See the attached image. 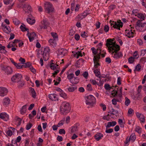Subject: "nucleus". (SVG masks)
Returning a JSON list of instances; mask_svg holds the SVG:
<instances>
[{
	"mask_svg": "<svg viewBox=\"0 0 146 146\" xmlns=\"http://www.w3.org/2000/svg\"><path fill=\"white\" fill-rule=\"evenodd\" d=\"M70 110V104L67 102H63L60 107V112L61 114L64 115H67Z\"/></svg>",
	"mask_w": 146,
	"mask_h": 146,
	"instance_id": "nucleus-1",
	"label": "nucleus"
},
{
	"mask_svg": "<svg viewBox=\"0 0 146 146\" xmlns=\"http://www.w3.org/2000/svg\"><path fill=\"white\" fill-rule=\"evenodd\" d=\"M106 42V46L108 47V49L110 52H111V51H113V50H115L114 49V48H115L118 47H120L119 45H112L113 42H112V39L111 38L107 39Z\"/></svg>",
	"mask_w": 146,
	"mask_h": 146,
	"instance_id": "nucleus-2",
	"label": "nucleus"
},
{
	"mask_svg": "<svg viewBox=\"0 0 146 146\" xmlns=\"http://www.w3.org/2000/svg\"><path fill=\"white\" fill-rule=\"evenodd\" d=\"M86 102L87 105L92 107L96 104V98L92 95H90L86 96Z\"/></svg>",
	"mask_w": 146,
	"mask_h": 146,
	"instance_id": "nucleus-3",
	"label": "nucleus"
},
{
	"mask_svg": "<svg viewBox=\"0 0 146 146\" xmlns=\"http://www.w3.org/2000/svg\"><path fill=\"white\" fill-rule=\"evenodd\" d=\"M115 50L111 51V54L113 58L116 59H118L123 56V55L121 52H118V51L120 50V47H116L114 48Z\"/></svg>",
	"mask_w": 146,
	"mask_h": 146,
	"instance_id": "nucleus-4",
	"label": "nucleus"
},
{
	"mask_svg": "<svg viewBox=\"0 0 146 146\" xmlns=\"http://www.w3.org/2000/svg\"><path fill=\"white\" fill-rule=\"evenodd\" d=\"M44 5L45 10L47 11V12L49 14L50 12H54V9L51 3L46 2L44 3Z\"/></svg>",
	"mask_w": 146,
	"mask_h": 146,
	"instance_id": "nucleus-5",
	"label": "nucleus"
},
{
	"mask_svg": "<svg viewBox=\"0 0 146 146\" xmlns=\"http://www.w3.org/2000/svg\"><path fill=\"white\" fill-rule=\"evenodd\" d=\"M118 88H117V90L113 89L111 92V94L112 97L115 98L117 96H118L120 98H121L122 97V88L121 87L119 90V93L118 94Z\"/></svg>",
	"mask_w": 146,
	"mask_h": 146,
	"instance_id": "nucleus-6",
	"label": "nucleus"
},
{
	"mask_svg": "<svg viewBox=\"0 0 146 146\" xmlns=\"http://www.w3.org/2000/svg\"><path fill=\"white\" fill-rule=\"evenodd\" d=\"M0 66L2 70L8 75L11 74L13 72V70L9 66H5L1 64Z\"/></svg>",
	"mask_w": 146,
	"mask_h": 146,
	"instance_id": "nucleus-7",
	"label": "nucleus"
},
{
	"mask_svg": "<svg viewBox=\"0 0 146 146\" xmlns=\"http://www.w3.org/2000/svg\"><path fill=\"white\" fill-rule=\"evenodd\" d=\"M22 76L21 74L18 73L14 75L11 78L12 81L14 82H18L21 81Z\"/></svg>",
	"mask_w": 146,
	"mask_h": 146,
	"instance_id": "nucleus-8",
	"label": "nucleus"
},
{
	"mask_svg": "<svg viewBox=\"0 0 146 146\" xmlns=\"http://www.w3.org/2000/svg\"><path fill=\"white\" fill-rule=\"evenodd\" d=\"M27 21L28 23L31 25H33L35 22L34 17L31 14L28 15V18L27 19Z\"/></svg>",
	"mask_w": 146,
	"mask_h": 146,
	"instance_id": "nucleus-9",
	"label": "nucleus"
},
{
	"mask_svg": "<svg viewBox=\"0 0 146 146\" xmlns=\"http://www.w3.org/2000/svg\"><path fill=\"white\" fill-rule=\"evenodd\" d=\"M8 92V90L3 87H0V96H3L7 94Z\"/></svg>",
	"mask_w": 146,
	"mask_h": 146,
	"instance_id": "nucleus-10",
	"label": "nucleus"
},
{
	"mask_svg": "<svg viewBox=\"0 0 146 146\" xmlns=\"http://www.w3.org/2000/svg\"><path fill=\"white\" fill-rule=\"evenodd\" d=\"M74 74L73 73H72L68 74L67 76V78L68 79L70 80V83L72 84H76L79 83V81H76V82H74L73 80H72V79L74 77Z\"/></svg>",
	"mask_w": 146,
	"mask_h": 146,
	"instance_id": "nucleus-11",
	"label": "nucleus"
},
{
	"mask_svg": "<svg viewBox=\"0 0 146 146\" xmlns=\"http://www.w3.org/2000/svg\"><path fill=\"white\" fill-rule=\"evenodd\" d=\"M1 27L3 28V31L7 34H9L11 32V29L9 27H8L9 28L7 27L6 25H4L3 23H2L1 25Z\"/></svg>",
	"mask_w": 146,
	"mask_h": 146,
	"instance_id": "nucleus-12",
	"label": "nucleus"
},
{
	"mask_svg": "<svg viewBox=\"0 0 146 146\" xmlns=\"http://www.w3.org/2000/svg\"><path fill=\"white\" fill-rule=\"evenodd\" d=\"M28 36L30 42H31L33 41L36 36V34L35 32H32L27 35Z\"/></svg>",
	"mask_w": 146,
	"mask_h": 146,
	"instance_id": "nucleus-13",
	"label": "nucleus"
},
{
	"mask_svg": "<svg viewBox=\"0 0 146 146\" xmlns=\"http://www.w3.org/2000/svg\"><path fill=\"white\" fill-rule=\"evenodd\" d=\"M0 118L5 121H7L9 119V116L5 113H0Z\"/></svg>",
	"mask_w": 146,
	"mask_h": 146,
	"instance_id": "nucleus-14",
	"label": "nucleus"
},
{
	"mask_svg": "<svg viewBox=\"0 0 146 146\" xmlns=\"http://www.w3.org/2000/svg\"><path fill=\"white\" fill-rule=\"evenodd\" d=\"M103 137V135L101 133H98L94 135V137L96 139L97 141L101 139Z\"/></svg>",
	"mask_w": 146,
	"mask_h": 146,
	"instance_id": "nucleus-15",
	"label": "nucleus"
},
{
	"mask_svg": "<svg viewBox=\"0 0 146 146\" xmlns=\"http://www.w3.org/2000/svg\"><path fill=\"white\" fill-rule=\"evenodd\" d=\"M56 94H51L49 95L48 98L52 101L58 100V98L56 97Z\"/></svg>",
	"mask_w": 146,
	"mask_h": 146,
	"instance_id": "nucleus-16",
	"label": "nucleus"
},
{
	"mask_svg": "<svg viewBox=\"0 0 146 146\" xmlns=\"http://www.w3.org/2000/svg\"><path fill=\"white\" fill-rule=\"evenodd\" d=\"M29 91L31 94L33 98H35L36 97V93L33 88L32 87H30L29 88Z\"/></svg>",
	"mask_w": 146,
	"mask_h": 146,
	"instance_id": "nucleus-17",
	"label": "nucleus"
},
{
	"mask_svg": "<svg viewBox=\"0 0 146 146\" xmlns=\"http://www.w3.org/2000/svg\"><path fill=\"white\" fill-rule=\"evenodd\" d=\"M117 124L115 121L109 122L108 123V124L106 126V129H107L110 127H113L115 126Z\"/></svg>",
	"mask_w": 146,
	"mask_h": 146,
	"instance_id": "nucleus-18",
	"label": "nucleus"
},
{
	"mask_svg": "<svg viewBox=\"0 0 146 146\" xmlns=\"http://www.w3.org/2000/svg\"><path fill=\"white\" fill-rule=\"evenodd\" d=\"M142 21V20L138 19L136 23V25L138 26L139 27H142L143 28L144 26H145V24H146V23H141V21Z\"/></svg>",
	"mask_w": 146,
	"mask_h": 146,
	"instance_id": "nucleus-19",
	"label": "nucleus"
},
{
	"mask_svg": "<svg viewBox=\"0 0 146 146\" xmlns=\"http://www.w3.org/2000/svg\"><path fill=\"white\" fill-rule=\"evenodd\" d=\"M23 24L24 25V26L21 25L20 27V29L23 32L27 31V35H28L29 34V29L25 27V25Z\"/></svg>",
	"mask_w": 146,
	"mask_h": 146,
	"instance_id": "nucleus-20",
	"label": "nucleus"
},
{
	"mask_svg": "<svg viewBox=\"0 0 146 146\" xmlns=\"http://www.w3.org/2000/svg\"><path fill=\"white\" fill-rule=\"evenodd\" d=\"M43 26H40L41 29H45L47 28V26L48 25V22L45 20H43Z\"/></svg>",
	"mask_w": 146,
	"mask_h": 146,
	"instance_id": "nucleus-21",
	"label": "nucleus"
},
{
	"mask_svg": "<svg viewBox=\"0 0 146 146\" xmlns=\"http://www.w3.org/2000/svg\"><path fill=\"white\" fill-rule=\"evenodd\" d=\"M112 22L114 23L112 27L113 28L119 30H120V28H121V27H120L117 22L113 21Z\"/></svg>",
	"mask_w": 146,
	"mask_h": 146,
	"instance_id": "nucleus-22",
	"label": "nucleus"
},
{
	"mask_svg": "<svg viewBox=\"0 0 146 146\" xmlns=\"http://www.w3.org/2000/svg\"><path fill=\"white\" fill-rule=\"evenodd\" d=\"M137 16L139 18L141 19V20H144L145 19V16L143 14L141 13H138Z\"/></svg>",
	"mask_w": 146,
	"mask_h": 146,
	"instance_id": "nucleus-23",
	"label": "nucleus"
},
{
	"mask_svg": "<svg viewBox=\"0 0 146 146\" xmlns=\"http://www.w3.org/2000/svg\"><path fill=\"white\" fill-rule=\"evenodd\" d=\"M3 104L4 106H7L10 103V100L8 98H4L3 99Z\"/></svg>",
	"mask_w": 146,
	"mask_h": 146,
	"instance_id": "nucleus-24",
	"label": "nucleus"
},
{
	"mask_svg": "<svg viewBox=\"0 0 146 146\" xmlns=\"http://www.w3.org/2000/svg\"><path fill=\"white\" fill-rule=\"evenodd\" d=\"M27 106V105H25L22 107L21 109L20 110V113L21 114L23 115L24 113H26Z\"/></svg>",
	"mask_w": 146,
	"mask_h": 146,
	"instance_id": "nucleus-25",
	"label": "nucleus"
},
{
	"mask_svg": "<svg viewBox=\"0 0 146 146\" xmlns=\"http://www.w3.org/2000/svg\"><path fill=\"white\" fill-rule=\"evenodd\" d=\"M78 131V127L76 124H75L74 126L71 127V132L72 133H74Z\"/></svg>",
	"mask_w": 146,
	"mask_h": 146,
	"instance_id": "nucleus-26",
	"label": "nucleus"
},
{
	"mask_svg": "<svg viewBox=\"0 0 146 146\" xmlns=\"http://www.w3.org/2000/svg\"><path fill=\"white\" fill-rule=\"evenodd\" d=\"M100 59V57L99 55H97L96 56H94L93 59L94 63H95L96 62H99V60Z\"/></svg>",
	"mask_w": 146,
	"mask_h": 146,
	"instance_id": "nucleus-27",
	"label": "nucleus"
},
{
	"mask_svg": "<svg viewBox=\"0 0 146 146\" xmlns=\"http://www.w3.org/2000/svg\"><path fill=\"white\" fill-rule=\"evenodd\" d=\"M141 68V66L140 64H138L135 67V68L134 70V72H135L136 71L138 72L139 71Z\"/></svg>",
	"mask_w": 146,
	"mask_h": 146,
	"instance_id": "nucleus-28",
	"label": "nucleus"
},
{
	"mask_svg": "<svg viewBox=\"0 0 146 146\" xmlns=\"http://www.w3.org/2000/svg\"><path fill=\"white\" fill-rule=\"evenodd\" d=\"M50 68L51 69L53 70H54L56 68L59 69L58 67H56L54 65V64L53 62H51L50 64Z\"/></svg>",
	"mask_w": 146,
	"mask_h": 146,
	"instance_id": "nucleus-29",
	"label": "nucleus"
},
{
	"mask_svg": "<svg viewBox=\"0 0 146 146\" xmlns=\"http://www.w3.org/2000/svg\"><path fill=\"white\" fill-rule=\"evenodd\" d=\"M24 65H23V67H24L25 68H27L28 67H31V63L30 62H27L26 63L23 64Z\"/></svg>",
	"mask_w": 146,
	"mask_h": 146,
	"instance_id": "nucleus-30",
	"label": "nucleus"
},
{
	"mask_svg": "<svg viewBox=\"0 0 146 146\" xmlns=\"http://www.w3.org/2000/svg\"><path fill=\"white\" fill-rule=\"evenodd\" d=\"M15 66L16 67V68L17 69H20L22 68L23 66V65L21 64V63H16V64Z\"/></svg>",
	"mask_w": 146,
	"mask_h": 146,
	"instance_id": "nucleus-31",
	"label": "nucleus"
},
{
	"mask_svg": "<svg viewBox=\"0 0 146 146\" xmlns=\"http://www.w3.org/2000/svg\"><path fill=\"white\" fill-rule=\"evenodd\" d=\"M49 51L50 50L48 47L45 48H44L43 53H42V54L46 55L49 52Z\"/></svg>",
	"mask_w": 146,
	"mask_h": 146,
	"instance_id": "nucleus-32",
	"label": "nucleus"
},
{
	"mask_svg": "<svg viewBox=\"0 0 146 146\" xmlns=\"http://www.w3.org/2000/svg\"><path fill=\"white\" fill-rule=\"evenodd\" d=\"M118 122L119 124L120 125V127H124V126L125 123H123V121L121 119H118Z\"/></svg>",
	"mask_w": 146,
	"mask_h": 146,
	"instance_id": "nucleus-33",
	"label": "nucleus"
},
{
	"mask_svg": "<svg viewBox=\"0 0 146 146\" xmlns=\"http://www.w3.org/2000/svg\"><path fill=\"white\" fill-rule=\"evenodd\" d=\"M15 119L16 120L18 121V123L17 126H19L21 124V121H22V119L21 118L18 117L17 116H16L15 117Z\"/></svg>",
	"mask_w": 146,
	"mask_h": 146,
	"instance_id": "nucleus-34",
	"label": "nucleus"
},
{
	"mask_svg": "<svg viewBox=\"0 0 146 146\" xmlns=\"http://www.w3.org/2000/svg\"><path fill=\"white\" fill-rule=\"evenodd\" d=\"M139 119L141 122L144 123L145 122V117L143 114H141Z\"/></svg>",
	"mask_w": 146,
	"mask_h": 146,
	"instance_id": "nucleus-35",
	"label": "nucleus"
},
{
	"mask_svg": "<svg viewBox=\"0 0 146 146\" xmlns=\"http://www.w3.org/2000/svg\"><path fill=\"white\" fill-rule=\"evenodd\" d=\"M48 42L50 44V45L51 46H53V44H56V42L54 40V39H50L48 40Z\"/></svg>",
	"mask_w": 146,
	"mask_h": 146,
	"instance_id": "nucleus-36",
	"label": "nucleus"
},
{
	"mask_svg": "<svg viewBox=\"0 0 146 146\" xmlns=\"http://www.w3.org/2000/svg\"><path fill=\"white\" fill-rule=\"evenodd\" d=\"M131 140L134 141L136 139V137L135 133H133L129 137Z\"/></svg>",
	"mask_w": 146,
	"mask_h": 146,
	"instance_id": "nucleus-37",
	"label": "nucleus"
},
{
	"mask_svg": "<svg viewBox=\"0 0 146 146\" xmlns=\"http://www.w3.org/2000/svg\"><path fill=\"white\" fill-rule=\"evenodd\" d=\"M65 118H64L62 120L60 121L59 123H58V127H60V126H62L64 123L65 122Z\"/></svg>",
	"mask_w": 146,
	"mask_h": 146,
	"instance_id": "nucleus-38",
	"label": "nucleus"
},
{
	"mask_svg": "<svg viewBox=\"0 0 146 146\" xmlns=\"http://www.w3.org/2000/svg\"><path fill=\"white\" fill-rule=\"evenodd\" d=\"M65 50L64 49H60L58 50V55H62L63 56H64V51Z\"/></svg>",
	"mask_w": 146,
	"mask_h": 146,
	"instance_id": "nucleus-39",
	"label": "nucleus"
},
{
	"mask_svg": "<svg viewBox=\"0 0 146 146\" xmlns=\"http://www.w3.org/2000/svg\"><path fill=\"white\" fill-rule=\"evenodd\" d=\"M142 129L139 126H137L135 129V131L139 133L140 134L141 132Z\"/></svg>",
	"mask_w": 146,
	"mask_h": 146,
	"instance_id": "nucleus-40",
	"label": "nucleus"
},
{
	"mask_svg": "<svg viewBox=\"0 0 146 146\" xmlns=\"http://www.w3.org/2000/svg\"><path fill=\"white\" fill-rule=\"evenodd\" d=\"M13 23L16 25H18L20 23V22L16 18L13 19Z\"/></svg>",
	"mask_w": 146,
	"mask_h": 146,
	"instance_id": "nucleus-41",
	"label": "nucleus"
},
{
	"mask_svg": "<svg viewBox=\"0 0 146 146\" xmlns=\"http://www.w3.org/2000/svg\"><path fill=\"white\" fill-rule=\"evenodd\" d=\"M94 72L95 76H98V75H100L101 74L100 72L97 69L94 70Z\"/></svg>",
	"mask_w": 146,
	"mask_h": 146,
	"instance_id": "nucleus-42",
	"label": "nucleus"
},
{
	"mask_svg": "<svg viewBox=\"0 0 146 146\" xmlns=\"http://www.w3.org/2000/svg\"><path fill=\"white\" fill-rule=\"evenodd\" d=\"M71 63H70L69 64H67L66 66H65V67L62 70L61 72L60 73V76L65 71L66 68L69 66L70 64H71Z\"/></svg>",
	"mask_w": 146,
	"mask_h": 146,
	"instance_id": "nucleus-43",
	"label": "nucleus"
},
{
	"mask_svg": "<svg viewBox=\"0 0 146 146\" xmlns=\"http://www.w3.org/2000/svg\"><path fill=\"white\" fill-rule=\"evenodd\" d=\"M60 96L64 98H66V94L63 91L60 94Z\"/></svg>",
	"mask_w": 146,
	"mask_h": 146,
	"instance_id": "nucleus-44",
	"label": "nucleus"
},
{
	"mask_svg": "<svg viewBox=\"0 0 146 146\" xmlns=\"http://www.w3.org/2000/svg\"><path fill=\"white\" fill-rule=\"evenodd\" d=\"M134 58L132 56H130L128 58V62L130 64L132 63L134 61Z\"/></svg>",
	"mask_w": 146,
	"mask_h": 146,
	"instance_id": "nucleus-45",
	"label": "nucleus"
},
{
	"mask_svg": "<svg viewBox=\"0 0 146 146\" xmlns=\"http://www.w3.org/2000/svg\"><path fill=\"white\" fill-rule=\"evenodd\" d=\"M116 7V6L115 5H112L109 7V11H112L115 9Z\"/></svg>",
	"mask_w": 146,
	"mask_h": 146,
	"instance_id": "nucleus-46",
	"label": "nucleus"
},
{
	"mask_svg": "<svg viewBox=\"0 0 146 146\" xmlns=\"http://www.w3.org/2000/svg\"><path fill=\"white\" fill-rule=\"evenodd\" d=\"M19 83L18 84V87L19 88L22 87L24 85V83L23 81H21V80L19 82Z\"/></svg>",
	"mask_w": 146,
	"mask_h": 146,
	"instance_id": "nucleus-47",
	"label": "nucleus"
},
{
	"mask_svg": "<svg viewBox=\"0 0 146 146\" xmlns=\"http://www.w3.org/2000/svg\"><path fill=\"white\" fill-rule=\"evenodd\" d=\"M104 88L107 90H110L111 88H111V86L109 84H106L104 85Z\"/></svg>",
	"mask_w": 146,
	"mask_h": 146,
	"instance_id": "nucleus-48",
	"label": "nucleus"
},
{
	"mask_svg": "<svg viewBox=\"0 0 146 146\" xmlns=\"http://www.w3.org/2000/svg\"><path fill=\"white\" fill-rule=\"evenodd\" d=\"M82 75L86 79L88 78V74L87 71H85L82 74Z\"/></svg>",
	"mask_w": 146,
	"mask_h": 146,
	"instance_id": "nucleus-49",
	"label": "nucleus"
},
{
	"mask_svg": "<svg viewBox=\"0 0 146 146\" xmlns=\"http://www.w3.org/2000/svg\"><path fill=\"white\" fill-rule=\"evenodd\" d=\"M33 125L31 123H29L27 124L26 126V129L27 130H29L30 129L31 127Z\"/></svg>",
	"mask_w": 146,
	"mask_h": 146,
	"instance_id": "nucleus-50",
	"label": "nucleus"
},
{
	"mask_svg": "<svg viewBox=\"0 0 146 146\" xmlns=\"http://www.w3.org/2000/svg\"><path fill=\"white\" fill-rule=\"evenodd\" d=\"M125 104L126 106H127L129 104L130 100L127 97L125 98Z\"/></svg>",
	"mask_w": 146,
	"mask_h": 146,
	"instance_id": "nucleus-51",
	"label": "nucleus"
},
{
	"mask_svg": "<svg viewBox=\"0 0 146 146\" xmlns=\"http://www.w3.org/2000/svg\"><path fill=\"white\" fill-rule=\"evenodd\" d=\"M141 95L140 92H137V94L136 95V98L137 99L139 100L141 99Z\"/></svg>",
	"mask_w": 146,
	"mask_h": 146,
	"instance_id": "nucleus-52",
	"label": "nucleus"
},
{
	"mask_svg": "<svg viewBox=\"0 0 146 146\" xmlns=\"http://www.w3.org/2000/svg\"><path fill=\"white\" fill-rule=\"evenodd\" d=\"M12 1V0H3L4 3L7 5L11 3Z\"/></svg>",
	"mask_w": 146,
	"mask_h": 146,
	"instance_id": "nucleus-53",
	"label": "nucleus"
},
{
	"mask_svg": "<svg viewBox=\"0 0 146 146\" xmlns=\"http://www.w3.org/2000/svg\"><path fill=\"white\" fill-rule=\"evenodd\" d=\"M87 90L89 91H92V89L91 87V84H88L87 86Z\"/></svg>",
	"mask_w": 146,
	"mask_h": 146,
	"instance_id": "nucleus-54",
	"label": "nucleus"
},
{
	"mask_svg": "<svg viewBox=\"0 0 146 146\" xmlns=\"http://www.w3.org/2000/svg\"><path fill=\"white\" fill-rule=\"evenodd\" d=\"M108 75L106 76V78L105 80V81H111V77L110 76V74H107Z\"/></svg>",
	"mask_w": 146,
	"mask_h": 146,
	"instance_id": "nucleus-55",
	"label": "nucleus"
},
{
	"mask_svg": "<svg viewBox=\"0 0 146 146\" xmlns=\"http://www.w3.org/2000/svg\"><path fill=\"white\" fill-rule=\"evenodd\" d=\"M105 132L106 133H110L112 132L113 131V129L112 128H110L108 129H106Z\"/></svg>",
	"mask_w": 146,
	"mask_h": 146,
	"instance_id": "nucleus-56",
	"label": "nucleus"
},
{
	"mask_svg": "<svg viewBox=\"0 0 146 146\" xmlns=\"http://www.w3.org/2000/svg\"><path fill=\"white\" fill-rule=\"evenodd\" d=\"M109 29V27L108 25H105L104 28V30L105 32H108Z\"/></svg>",
	"mask_w": 146,
	"mask_h": 146,
	"instance_id": "nucleus-57",
	"label": "nucleus"
},
{
	"mask_svg": "<svg viewBox=\"0 0 146 146\" xmlns=\"http://www.w3.org/2000/svg\"><path fill=\"white\" fill-rule=\"evenodd\" d=\"M7 134L9 136H11L13 134V132L11 130H8L6 132Z\"/></svg>",
	"mask_w": 146,
	"mask_h": 146,
	"instance_id": "nucleus-58",
	"label": "nucleus"
},
{
	"mask_svg": "<svg viewBox=\"0 0 146 146\" xmlns=\"http://www.w3.org/2000/svg\"><path fill=\"white\" fill-rule=\"evenodd\" d=\"M51 35L53 38L54 39L58 37L57 34L56 33H51Z\"/></svg>",
	"mask_w": 146,
	"mask_h": 146,
	"instance_id": "nucleus-59",
	"label": "nucleus"
},
{
	"mask_svg": "<svg viewBox=\"0 0 146 146\" xmlns=\"http://www.w3.org/2000/svg\"><path fill=\"white\" fill-rule=\"evenodd\" d=\"M30 69L31 71L33 72L34 74H35L36 72V70L31 65L30 68Z\"/></svg>",
	"mask_w": 146,
	"mask_h": 146,
	"instance_id": "nucleus-60",
	"label": "nucleus"
},
{
	"mask_svg": "<svg viewBox=\"0 0 146 146\" xmlns=\"http://www.w3.org/2000/svg\"><path fill=\"white\" fill-rule=\"evenodd\" d=\"M117 23L118 24V25L120 27H121L122 28L123 27V23L122 22L121 20H119L118 21H117Z\"/></svg>",
	"mask_w": 146,
	"mask_h": 146,
	"instance_id": "nucleus-61",
	"label": "nucleus"
},
{
	"mask_svg": "<svg viewBox=\"0 0 146 146\" xmlns=\"http://www.w3.org/2000/svg\"><path fill=\"white\" fill-rule=\"evenodd\" d=\"M80 36L78 34H76L75 35L74 38L77 41H78L80 40Z\"/></svg>",
	"mask_w": 146,
	"mask_h": 146,
	"instance_id": "nucleus-62",
	"label": "nucleus"
},
{
	"mask_svg": "<svg viewBox=\"0 0 146 146\" xmlns=\"http://www.w3.org/2000/svg\"><path fill=\"white\" fill-rule=\"evenodd\" d=\"M66 133L65 130L64 129H60L59 130V133L60 134H65Z\"/></svg>",
	"mask_w": 146,
	"mask_h": 146,
	"instance_id": "nucleus-63",
	"label": "nucleus"
},
{
	"mask_svg": "<svg viewBox=\"0 0 146 146\" xmlns=\"http://www.w3.org/2000/svg\"><path fill=\"white\" fill-rule=\"evenodd\" d=\"M19 61L20 62H21V64H23L25 63V59L24 58H23L21 57L19 59Z\"/></svg>",
	"mask_w": 146,
	"mask_h": 146,
	"instance_id": "nucleus-64",
	"label": "nucleus"
}]
</instances>
